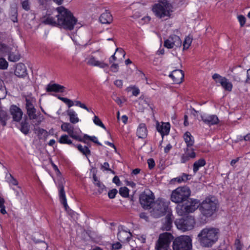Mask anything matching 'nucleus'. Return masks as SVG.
Wrapping results in <instances>:
<instances>
[{"instance_id":"1","label":"nucleus","mask_w":250,"mask_h":250,"mask_svg":"<svg viewBox=\"0 0 250 250\" xmlns=\"http://www.w3.org/2000/svg\"><path fill=\"white\" fill-rule=\"evenodd\" d=\"M58 18V26L65 29L72 30L76 24L77 20L72 13L63 6L57 7L56 9Z\"/></svg>"},{"instance_id":"2","label":"nucleus","mask_w":250,"mask_h":250,"mask_svg":"<svg viewBox=\"0 0 250 250\" xmlns=\"http://www.w3.org/2000/svg\"><path fill=\"white\" fill-rule=\"evenodd\" d=\"M219 234V229L206 228L203 229L198 234V241L202 246L210 247L218 240Z\"/></svg>"},{"instance_id":"3","label":"nucleus","mask_w":250,"mask_h":250,"mask_svg":"<svg viewBox=\"0 0 250 250\" xmlns=\"http://www.w3.org/2000/svg\"><path fill=\"white\" fill-rule=\"evenodd\" d=\"M173 6L167 0H161L158 3L152 6V10L155 15L159 19L170 17V13L172 12Z\"/></svg>"},{"instance_id":"4","label":"nucleus","mask_w":250,"mask_h":250,"mask_svg":"<svg viewBox=\"0 0 250 250\" xmlns=\"http://www.w3.org/2000/svg\"><path fill=\"white\" fill-rule=\"evenodd\" d=\"M217 201L214 197L206 198L200 205L199 210L202 216L210 217L216 212Z\"/></svg>"},{"instance_id":"5","label":"nucleus","mask_w":250,"mask_h":250,"mask_svg":"<svg viewBox=\"0 0 250 250\" xmlns=\"http://www.w3.org/2000/svg\"><path fill=\"white\" fill-rule=\"evenodd\" d=\"M198 208H199V202L196 199H188L185 205H178L176 208L177 214L179 216H184L192 213Z\"/></svg>"},{"instance_id":"6","label":"nucleus","mask_w":250,"mask_h":250,"mask_svg":"<svg viewBox=\"0 0 250 250\" xmlns=\"http://www.w3.org/2000/svg\"><path fill=\"white\" fill-rule=\"evenodd\" d=\"M190 192V190L188 187L177 188L172 191L170 197L171 200L175 203H183L189 199Z\"/></svg>"},{"instance_id":"7","label":"nucleus","mask_w":250,"mask_h":250,"mask_svg":"<svg viewBox=\"0 0 250 250\" xmlns=\"http://www.w3.org/2000/svg\"><path fill=\"white\" fill-rule=\"evenodd\" d=\"M172 247L173 250H191V239L188 236H181L173 241Z\"/></svg>"},{"instance_id":"8","label":"nucleus","mask_w":250,"mask_h":250,"mask_svg":"<svg viewBox=\"0 0 250 250\" xmlns=\"http://www.w3.org/2000/svg\"><path fill=\"white\" fill-rule=\"evenodd\" d=\"M177 228L184 231L193 229L195 224L194 218L192 216H187L186 217L177 219L175 221Z\"/></svg>"},{"instance_id":"9","label":"nucleus","mask_w":250,"mask_h":250,"mask_svg":"<svg viewBox=\"0 0 250 250\" xmlns=\"http://www.w3.org/2000/svg\"><path fill=\"white\" fill-rule=\"evenodd\" d=\"M154 199L153 193L149 190H146L140 195L139 201L144 209H148L152 207L155 202Z\"/></svg>"},{"instance_id":"10","label":"nucleus","mask_w":250,"mask_h":250,"mask_svg":"<svg viewBox=\"0 0 250 250\" xmlns=\"http://www.w3.org/2000/svg\"><path fill=\"white\" fill-rule=\"evenodd\" d=\"M171 237V235L167 232L161 234L156 243L155 249L156 250H171L169 249Z\"/></svg>"},{"instance_id":"11","label":"nucleus","mask_w":250,"mask_h":250,"mask_svg":"<svg viewBox=\"0 0 250 250\" xmlns=\"http://www.w3.org/2000/svg\"><path fill=\"white\" fill-rule=\"evenodd\" d=\"M167 208V206L164 202L157 201L153 204L151 215L154 218H159L165 214Z\"/></svg>"},{"instance_id":"12","label":"nucleus","mask_w":250,"mask_h":250,"mask_svg":"<svg viewBox=\"0 0 250 250\" xmlns=\"http://www.w3.org/2000/svg\"><path fill=\"white\" fill-rule=\"evenodd\" d=\"M13 40L6 33L1 34V52H9L10 46H13Z\"/></svg>"},{"instance_id":"13","label":"nucleus","mask_w":250,"mask_h":250,"mask_svg":"<svg viewBox=\"0 0 250 250\" xmlns=\"http://www.w3.org/2000/svg\"><path fill=\"white\" fill-rule=\"evenodd\" d=\"M164 46L167 48L180 47L182 45V41L179 36L176 35H170L165 41Z\"/></svg>"},{"instance_id":"14","label":"nucleus","mask_w":250,"mask_h":250,"mask_svg":"<svg viewBox=\"0 0 250 250\" xmlns=\"http://www.w3.org/2000/svg\"><path fill=\"white\" fill-rule=\"evenodd\" d=\"M231 71L233 72V81L237 83H245V71L239 66L233 68Z\"/></svg>"},{"instance_id":"15","label":"nucleus","mask_w":250,"mask_h":250,"mask_svg":"<svg viewBox=\"0 0 250 250\" xmlns=\"http://www.w3.org/2000/svg\"><path fill=\"white\" fill-rule=\"evenodd\" d=\"M27 114L29 119L32 121V124L33 125H40L44 119L43 117L41 116L40 112L36 113V109L27 112Z\"/></svg>"},{"instance_id":"16","label":"nucleus","mask_w":250,"mask_h":250,"mask_svg":"<svg viewBox=\"0 0 250 250\" xmlns=\"http://www.w3.org/2000/svg\"><path fill=\"white\" fill-rule=\"evenodd\" d=\"M10 112L14 121L19 122L21 120L23 112L20 107L16 105H12L10 108Z\"/></svg>"},{"instance_id":"17","label":"nucleus","mask_w":250,"mask_h":250,"mask_svg":"<svg viewBox=\"0 0 250 250\" xmlns=\"http://www.w3.org/2000/svg\"><path fill=\"white\" fill-rule=\"evenodd\" d=\"M169 76L172 78L174 83L179 84L182 82L184 73L181 70L176 69L173 70Z\"/></svg>"},{"instance_id":"18","label":"nucleus","mask_w":250,"mask_h":250,"mask_svg":"<svg viewBox=\"0 0 250 250\" xmlns=\"http://www.w3.org/2000/svg\"><path fill=\"white\" fill-rule=\"evenodd\" d=\"M87 62L86 63L90 66H98L102 68L108 67V64L104 62L103 61H99L96 60V58L92 55H90L86 58Z\"/></svg>"},{"instance_id":"19","label":"nucleus","mask_w":250,"mask_h":250,"mask_svg":"<svg viewBox=\"0 0 250 250\" xmlns=\"http://www.w3.org/2000/svg\"><path fill=\"white\" fill-rule=\"evenodd\" d=\"M15 74L20 78H23L27 75L26 67L23 63L17 64L15 70Z\"/></svg>"},{"instance_id":"20","label":"nucleus","mask_w":250,"mask_h":250,"mask_svg":"<svg viewBox=\"0 0 250 250\" xmlns=\"http://www.w3.org/2000/svg\"><path fill=\"white\" fill-rule=\"evenodd\" d=\"M202 121L209 126L216 125L219 122V119L217 116L214 115L208 116H201Z\"/></svg>"},{"instance_id":"21","label":"nucleus","mask_w":250,"mask_h":250,"mask_svg":"<svg viewBox=\"0 0 250 250\" xmlns=\"http://www.w3.org/2000/svg\"><path fill=\"white\" fill-rule=\"evenodd\" d=\"M170 124L169 123H163L161 125L158 124L157 125V130L160 132L162 136V138L164 135L168 134L170 130Z\"/></svg>"},{"instance_id":"22","label":"nucleus","mask_w":250,"mask_h":250,"mask_svg":"<svg viewBox=\"0 0 250 250\" xmlns=\"http://www.w3.org/2000/svg\"><path fill=\"white\" fill-rule=\"evenodd\" d=\"M65 87L57 83L49 84L47 85L46 91L47 92H63Z\"/></svg>"},{"instance_id":"23","label":"nucleus","mask_w":250,"mask_h":250,"mask_svg":"<svg viewBox=\"0 0 250 250\" xmlns=\"http://www.w3.org/2000/svg\"><path fill=\"white\" fill-rule=\"evenodd\" d=\"M13 49L12 46H10V51L8 52H2V53H5L8 55V59L9 61L11 62H17L21 58V55L19 53V52L15 49V52H12V50Z\"/></svg>"},{"instance_id":"24","label":"nucleus","mask_w":250,"mask_h":250,"mask_svg":"<svg viewBox=\"0 0 250 250\" xmlns=\"http://www.w3.org/2000/svg\"><path fill=\"white\" fill-rule=\"evenodd\" d=\"M147 135V130L146 124L141 123L137 130V135L139 138H146Z\"/></svg>"},{"instance_id":"25","label":"nucleus","mask_w":250,"mask_h":250,"mask_svg":"<svg viewBox=\"0 0 250 250\" xmlns=\"http://www.w3.org/2000/svg\"><path fill=\"white\" fill-rule=\"evenodd\" d=\"M25 108L27 111V113L32 111L34 110L36 108H35V99L30 96H26L25 97Z\"/></svg>"},{"instance_id":"26","label":"nucleus","mask_w":250,"mask_h":250,"mask_svg":"<svg viewBox=\"0 0 250 250\" xmlns=\"http://www.w3.org/2000/svg\"><path fill=\"white\" fill-rule=\"evenodd\" d=\"M131 234L125 230L119 231L117 237L118 240L122 243L125 242V241H129Z\"/></svg>"},{"instance_id":"27","label":"nucleus","mask_w":250,"mask_h":250,"mask_svg":"<svg viewBox=\"0 0 250 250\" xmlns=\"http://www.w3.org/2000/svg\"><path fill=\"white\" fill-rule=\"evenodd\" d=\"M172 214H167L165 219V222H164L162 229L165 230H170L172 227Z\"/></svg>"},{"instance_id":"28","label":"nucleus","mask_w":250,"mask_h":250,"mask_svg":"<svg viewBox=\"0 0 250 250\" xmlns=\"http://www.w3.org/2000/svg\"><path fill=\"white\" fill-rule=\"evenodd\" d=\"M112 16L109 12H104L101 14L99 18L100 22L103 24H108L112 21Z\"/></svg>"},{"instance_id":"29","label":"nucleus","mask_w":250,"mask_h":250,"mask_svg":"<svg viewBox=\"0 0 250 250\" xmlns=\"http://www.w3.org/2000/svg\"><path fill=\"white\" fill-rule=\"evenodd\" d=\"M59 197L61 203L63 204L65 209L67 210L68 206L67 204L66 199L63 186H60Z\"/></svg>"},{"instance_id":"30","label":"nucleus","mask_w":250,"mask_h":250,"mask_svg":"<svg viewBox=\"0 0 250 250\" xmlns=\"http://www.w3.org/2000/svg\"><path fill=\"white\" fill-rule=\"evenodd\" d=\"M42 22L45 24L58 26V18H56V17L54 18L52 16H48L46 17H44Z\"/></svg>"},{"instance_id":"31","label":"nucleus","mask_w":250,"mask_h":250,"mask_svg":"<svg viewBox=\"0 0 250 250\" xmlns=\"http://www.w3.org/2000/svg\"><path fill=\"white\" fill-rule=\"evenodd\" d=\"M219 82L223 88L225 89V90L228 91H231L232 88V84L228 81L226 78L223 77V78H221V80L219 81Z\"/></svg>"},{"instance_id":"32","label":"nucleus","mask_w":250,"mask_h":250,"mask_svg":"<svg viewBox=\"0 0 250 250\" xmlns=\"http://www.w3.org/2000/svg\"><path fill=\"white\" fill-rule=\"evenodd\" d=\"M206 164L205 159L201 158L195 161L193 165V171L194 173H196L201 167H203Z\"/></svg>"},{"instance_id":"33","label":"nucleus","mask_w":250,"mask_h":250,"mask_svg":"<svg viewBox=\"0 0 250 250\" xmlns=\"http://www.w3.org/2000/svg\"><path fill=\"white\" fill-rule=\"evenodd\" d=\"M34 131L37 134L38 138L40 140L45 139L48 136V132L43 128H36L34 129Z\"/></svg>"},{"instance_id":"34","label":"nucleus","mask_w":250,"mask_h":250,"mask_svg":"<svg viewBox=\"0 0 250 250\" xmlns=\"http://www.w3.org/2000/svg\"><path fill=\"white\" fill-rule=\"evenodd\" d=\"M184 138L187 147H189L193 145L194 140L192 139V137L190 132L188 131L186 132L184 134Z\"/></svg>"},{"instance_id":"35","label":"nucleus","mask_w":250,"mask_h":250,"mask_svg":"<svg viewBox=\"0 0 250 250\" xmlns=\"http://www.w3.org/2000/svg\"><path fill=\"white\" fill-rule=\"evenodd\" d=\"M67 114L69 116L70 122L72 124H76L79 121L76 112L72 110L67 111Z\"/></svg>"},{"instance_id":"36","label":"nucleus","mask_w":250,"mask_h":250,"mask_svg":"<svg viewBox=\"0 0 250 250\" xmlns=\"http://www.w3.org/2000/svg\"><path fill=\"white\" fill-rule=\"evenodd\" d=\"M29 128L30 126L26 120H24V121L21 122L20 130L24 134L27 135L28 134L30 130Z\"/></svg>"},{"instance_id":"37","label":"nucleus","mask_w":250,"mask_h":250,"mask_svg":"<svg viewBox=\"0 0 250 250\" xmlns=\"http://www.w3.org/2000/svg\"><path fill=\"white\" fill-rule=\"evenodd\" d=\"M76 147L78 150L85 156L87 157L91 154V151L87 146H83L81 145H78Z\"/></svg>"},{"instance_id":"38","label":"nucleus","mask_w":250,"mask_h":250,"mask_svg":"<svg viewBox=\"0 0 250 250\" xmlns=\"http://www.w3.org/2000/svg\"><path fill=\"white\" fill-rule=\"evenodd\" d=\"M68 134L73 139L86 143V141L84 140L80 136L77 135V132H75L74 129H72Z\"/></svg>"},{"instance_id":"39","label":"nucleus","mask_w":250,"mask_h":250,"mask_svg":"<svg viewBox=\"0 0 250 250\" xmlns=\"http://www.w3.org/2000/svg\"><path fill=\"white\" fill-rule=\"evenodd\" d=\"M190 176V175L189 174L183 173L181 176L174 178L172 181H177L178 183H180L182 182H186L187 180L189 179V177Z\"/></svg>"},{"instance_id":"40","label":"nucleus","mask_w":250,"mask_h":250,"mask_svg":"<svg viewBox=\"0 0 250 250\" xmlns=\"http://www.w3.org/2000/svg\"><path fill=\"white\" fill-rule=\"evenodd\" d=\"M59 142L61 144H72V141L69 139V136L63 135L59 139Z\"/></svg>"},{"instance_id":"41","label":"nucleus","mask_w":250,"mask_h":250,"mask_svg":"<svg viewBox=\"0 0 250 250\" xmlns=\"http://www.w3.org/2000/svg\"><path fill=\"white\" fill-rule=\"evenodd\" d=\"M61 129L62 131L68 133L72 129H74V127L69 123H63L61 125Z\"/></svg>"},{"instance_id":"42","label":"nucleus","mask_w":250,"mask_h":250,"mask_svg":"<svg viewBox=\"0 0 250 250\" xmlns=\"http://www.w3.org/2000/svg\"><path fill=\"white\" fill-rule=\"evenodd\" d=\"M129 192V189L125 187L120 188L119 191V194L124 198L128 197Z\"/></svg>"},{"instance_id":"43","label":"nucleus","mask_w":250,"mask_h":250,"mask_svg":"<svg viewBox=\"0 0 250 250\" xmlns=\"http://www.w3.org/2000/svg\"><path fill=\"white\" fill-rule=\"evenodd\" d=\"M192 41V38L191 37L189 36L186 37L183 42V49H188L190 46Z\"/></svg>"},{"instance_id":"44","label":"nucleus","mask_w":250,"mask_h":250,"mask_svg":"<svg viewBox=\"0 0 250 250\" xmlns=\"http://www.w3.org/2000/svg\"><path fill=\"white\" fill-rule=\"evenodd\" d=\"M185 153L186 154L190 159H193L196 157V155L193 148L187 147L185 149Z\"/></svg>"},{"instance_id":"45","label":"nucleus","mask_w":250,"mask_h":250,"mask_svg":"<svg viewBox=\"0 0 250 250\" xmlns=\"http://www.w3.org/2000/svg\"><path fill=\"white\" fill-rule=\"evenodd\" d=\"M83 139L85 141V140L88 139L94 143L97 144L98 145H102V144L98 141L97 138L94 136H90L87 134H84Z\"/></svg>"},{"instance_id":"46","label":"nucleus","mask_w":250,"mask_h":250,"mask_svg":"<svg viewBox=\"0 0 250 250\" xmlns=\"http://www.w3.org/2000/svg\"><path fill=\"white\" fill-rule=\"evenodd\" d=\"M8 119V115L7 113L1 110V124L5 126L6 124V121Z\"/></svg>"},{"instance_id":"47","label":"nucleus","mask_w":250,"mask_h":250,"mask_svg":"<svg viewBox=\"0 0 250 250\" xmlns=\"http://www.w3.org/2000/svg\"><path fill=\"white\" fill-rule=\"evenodd\" d=\"M94 184L99 188L98 190L99 194L102 193L104 190H106V187L100 181H97V183H94Z\"/></svg>"},{"instance_id":"48","label":"nucleus","mask_w":250,"mask_h":250,"mask_svg":"<svg viewBox=\"0 0 250 250\" xmlns=\"http://www.w3.org/2000/svg\"><path fill=\"white\" fill-rule=\"evenodd\" d=\"M58 98L67 104L69 107L72 106L74 104L73 102L67 98L58 96Z\"/></svg>"},{"instance_id":"49","label":"nucleus","mask_w":250,"mask_h":250,"mask_svg":"<svg viewBox=\"0 0 250 250\" xmlns=\"http://www.w3.org/2000/svg\"><path fill=\"white\" fill-rule=\"evenodd\" d=\"M93 122L95 124L101 126L104 129H106L105 125L103 124L101 120L99 119V118L98 116L96 115L94 116Z\"/></svg>"},{"instance_id":"50","label":"nucleus","mask_w":250,"mask_h":250,"mask_svg":"<svg viewBox=\"0 0 250 250\" xmlns=\"http://www.w3.org/2000/svg\"><path fill=\"white\" fill-rule=\"evenodd\" d=\"M11 20L14 22H17L18 21V18H17L18 13H17V11L15 9H13L11 11Z\"/></svg>"},{"instance_id":"51","label":"nucleus","mask_w":250,"mask_h":250,"mask_svg":"<svg viewBox=\"0 0 250 250\" xmlns=\"http://www.w3.org/2000/svg\"><path fill=\"white\" fill-rule=\"evenodd\" d=\"M12 75V73L11 72H4L3 74V76L2 77V78L3 79V81L8 82L11 81Z\"/></svg>"},{"instance_id":"52","label":"nucleus","mask_w":250,"mask_h":250,"mask_svg":"<svg viewBox=\"0 0 250 250\" xmlns=\"http://www.w3.org/2000/svg\"><path fill=\"white\" fill-rule=\"evenodd\" d=\"M118 193V190L116 188L110 190L108 192V196L110 199H114Z\"/></svg>"},{"instance_id":"53","label":"nucleus","mask_w":250,"mask_h":250,"mask_svg":"<svg viewBox=\"0 0 250 250\" xmlns=\"http://www.w3.org/2000/svg\"><path fill=\"white\" fill-rule=\"evenodd\" d=\"M2 171H4L6 173L5 180L8 183L13 178V176L9 173L7 172V168L4 166H2Z\"/></svg>"},{"instance_id":"54","label":"nucleus","mask_w":250,"mask_h":250,"mask_svg":"<svg viewBox=\"0 0 250 250\" xmlns=\"http://www.w3.org/2000/svg\"><path fill=\"white\" fill-rule=\"evenodd\" d=\"M234 246L235 248V250H242L243 247V245L241 243V241L239 239H237L235 240Z\"/></svg>"},{"instance_id":"55","label":"nucleus","mask_w":250,"mask_h":250,"mask_svg":"<svg viewBox=\"0 0 250 250\" xmlns=\"http://www.w3.org/2000/svg\"><path fill=\"white\" fill-rule=\"evenodd\" d=\"M22 7L26 11H28L30 9V6L28 0H25L21 3Z\"/></svg>"},{"instance_id":"56","label":"nucleus","mask_w":250,"mask_h":250,"mask_svg":"<svg viewBox=\"0 0 250 250\" xmlns=\"http://www.w3.org/2000/svg\"><path fill=\"white\" fill-rule=\"evenodd\" d=\"M8 63L5 59L1 57V69H6L8 67Z\"/></svg>"},{"instance_id":"57","label":"nucleus","mask_w":250,"mask_h":250,"mask_svg":"<svg viewBox=\"0 0 250 250\" xmlns=\"http://www.w3.org/2000/svg\"><path fill=\"white\" fill-rule=\"evenodd\" d=\"M75 104L77 106H79L81 108L86 110L87 111H89V109L84 104L82 103L79 101H76Z\"/></svg>"},{"instance_id":"58","label":"nucleus","mask_w":250,"mask_h":250,"mask_svg":"<svg viewBox=\"0 0 250 250\" xmlns=\"http://www.w3.org/2000/svg\"><path fill=\"white\" fill-rule=\"evenodd\" d=\"M147 164L148 165V167L150 169H153L155 165L154 160L152 158L148 159Z\"/></svg>"},{"instance_id":"59","label":"nucleus","mask_w":250,"mask_h":250,"mask_svg":"<svg viewBox=\"0 0 250 250\" xmlns=\"http://www.w3.org/2000/svg\"><path fill=\"white\" fill-rule=\"evenodd\" d=\"M238 19L240 23L241 26L243 27L246 22L245 17L242 15H240L238 17Z\"/></svg>"},{"instance_id":"60","label":"nucleus","mask_w":250,"mask_h":250,"mask_svg":"<svg viewBox=\"0 0 250 250\" xmlns=\"http://www.w3.org/2000/svg\"><path fill=\"white\" fill-rule=\"evenodd\" d=\"M4 200L3 198H1V213L3 214H5L6 213V211L5 210V207L4 205Z\"/></svg>"},{"instance_id":"61","label":"nucleus","mask_w":250,"mask_h":250,"mask_svg":"<svg viewBox=\"0 0 250 250\" xmlns=\"http://www.w3.org/2000/svg\"><path fill=\"white\" fill-rule=\"evenodd\" d=\"M122 248V245L119 242L113 244L112 246V250H118Z\"/></svg>"},{"instance_id":"62","label":"nucleus","mask_w":250,"mask_h":250,"mask_svg":"<svg viewBox=\"0 0 250 250\" xmlns=\"http://www.w3.org/2000/svg\"><path fill=\"white\" fill-rule=\"evenodd\" d=\"M190 159V158H189L188 156L185 153L181 156V161L182 163H185L186 162L188 161Z\"/></svg>"},{"instance_id":"63","label":"nucleus","mask_w":250,"mask_h":250,"mask_svg":"<svg viewBox=\"0 0 250 250\" xmlns=\"http://www.w3.org/2000/svg\"><path fill=\"white\" fill-rule=\"evenodd\" d=\"M109 165L107 162H104L103 165L101 166V169H104L105 170H111V169L109 168Z\"/></svg>"},{"instance_id":"64","label":"nucleus","mask_w":250,"mask_h":250,"mask_svg":"<svg viewBox=\"0 0 250 250\" xmlns=\"http://www.w3.org/2000/svg\"><path fill=\"white\" fill-rule=\"evenodd\" d=\"M245 83H250V68L247 70V79L245 81Z\"/></svg>"}]
</instances>
